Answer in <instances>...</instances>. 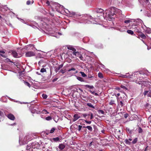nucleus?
<instances>
[{
	"label": "nucleus",
	"instance_id": "37998d69",
	"mask_svg": "<svg viewBox=\"0 0 151 151\" xmlns=\"http://www.w3.org/2000/svg\"><path fill=\"white\" fill-rule=\"evenodd\" d=\"M78 130L79 131H80L81 129V128L82 127V126L79 125L78 126Z\"/></svg>",
	"mask_w": 151,
	"mask_h": 151
},
{
	"label": "nucleus",
	"instance_id": "3c124183",
	"mask_svg": "<svg viewBox=\"0 0 151 151\" xmlns=\"http://www.w3.org/2000/svg\"><path fill=\"white\" fill-rule=\"evenodd\" d=\"M0 53L4 54L5 53V52L4 50H0Z\"/></svg>",
	"mask_w": 151,
	"mask_h": 151
},
{
	"label": "nucleus",
	"instance_id": "338daca9",
	"mask_svg": "<svg viewBox=\"0 0 151 151\" xmlns=\"http://www.w3.org/2000/svg\"><path fill=\"white\" fill-rule=\"evenodd\" d=\"M55 9H56V10L57 11H58V9L57 8H56V6H55Z\"/></svg>",
	"mask_w": 151,
	"mask_h": 151
},
{
	"label": "nucleus",
	"instance_id": "5701e85b",
	"mask_svg": "<svg viewBox=\"0 0 151 151\" xmlns=\"http://www.w3.org/2000/svg\"><path fill=\"white\" fill-rule=\"evenodd\" d=\"M132 20V19H128L127 20H126L124 21V23L126 24H128L131 22H132L131 21Z\"/></svg>",
	"mask_w": 151,
	"mask_h": 151
},
{
	"label": "nucleus",
	"instance_id": "7c9ffc66",
	"mask_svg": "<svg viewBox=\"0 0 151 151\" xmlns=\"http://www.w3.org/2000/svg\"><path fill=\"white\" fill-rule=\"evenodd\" d=\"M115 101L113 100H111L109 104L110 105H113L115 104Z\"/></svg>",
	"mask_w": 151,
	"mask_h": 151
},
{
	"label": "nucleus",
	"instance_id": "39448f33",
	"mask_svg": "<svg viewBox=\"0 0 151 151\" xmlns=\"http://www.w3.org/2000/svg\"><path fill=\"white\" fill-rule=\"evenodd\" d=\"M35 55V53L32 51H28L26 53L25 56L27 57H30Z\"/></svg>",
	"mask_w": 151,
	"mask_h": 151
},
{
	"label": "nucleus",
	"instance_id": "0e129e2a",
	"mask_svg": "<svg viewBox=\"0 0 151 151\" xmlns=\"http://www.w3.org/2000/svg\"><path fill=\"white\" fill-rule=\"evenodd\" d=\"M130 141H131L132 140V139H130V138H129L128 139Z\"/></svg>",
	"mask_w": 151,
	"mask_h": 151
},
{
	"label": "nucleus",
	"instance_id": "f8f14e48",
	"mask_svg": "<svg viewBox=\"0 0 151 151\" xmlns=\"http://www.w3.org/2000/svg\"><path fill=\"white\" fill-rule=\"evenodd\" d=\"M98 63L99 64V65L95 63V66H97V65L98 66H99V65H100V66H99V67H101L104 69L105 68V66L104 65H103L101 63H100V62Z\"/></svg>",
	"mask_w": 151,
	"mask_h": 151
},
{
	"label": "nucleus",
	"instance_id": "49530a36",
	"mask_svg": "<svg viewBox=\"0 0 151 151\" xmlns=\"http://www.w3.org/2000/svg\"><path fill=\"white\" fill-rule=\"evenodd\" d=\"M142 132V129L140 128H139V132L141 133Z\"/></svg>",
	"mask_w": 151,
	"mask_h": 151
},
{
	"label": "nucleus",
	"instance_id": "9b49d317",
	"mask_svg": "<svg viewBox=\"0 0 151 151\" xmlns=\"http://www.w3.org/2000/svg\"><path fill=\"white\" fill-rule=\"evenodd\" d=\"M65 147V146L64 145L61 144H60L59 145L58 147L60 150H62Z\"/></svg>",
	"mask_w": 151,
	"mask_h": 151
},
{
	"label": "nucleus",
	"instance_id": "f03ea898",
	"mask_svg": "<svg viewBox=\"0 0 151 151\" xmlns=\"http://www.w3.org/2000/svg\"><path fill=\"white\" fill-rule=\"evenodd\" d=\"M103 10L101 8H96L95 9V16L97 17H96V19H99L104 14L103 13Z\"/></svg>",
	"mask_w": 151,
	"mask_h": 151
},
{
	"label": "nucleus",
	"instance_id": "774afa93",
	"mask_svg": "<svg viewBox=\"0 0 151 151\" xmlns=\"http://www.w3.org/2000/svg\"><path fill=\"white\" fill-rule=\"evenodd\" d=\"M6 59L8 60V61H9L10 62H12L10 60V59H8V58H7Z\"/></svg>",
	"mask_w": 151,
	"mask_h": 151
},
{
	"label": "nucleus",
	"instance_id": "de8ad7c7",
	"mask_svg": "<svg viewBox=\"0 0 151 151\" xmlns=\"http://www.w3.org/2000/svg\"><path fill=\"white\" fill-rule=\"evenodd\" d=\"M78 57L80 58L81 59V60L83 59V58L82 56L81 55V54Z\"/></svg>",
	"mask_w": 151,
	"mask_h": 151
},
{
	"label": "nucleus",
	"instance_id": "c03bdc74",
	"mask_svg": "<svg viewBox=\"0 0 151 151\" xmlns=\"http://www.w3.org/2000/svg\"><path fill=\"white\" fill-rule=\"evenodd\" d=\"M31 4V2L30 1L28 0L27 1V5H29Z\"/></svg>",
	"mask_w": 151,
	"mask_h": 151
},
{
	"label": "nucleus",
	"instance_id": "e433bc0d",
	"mask_svg": "<svg viewBox=\"0 0 151 151\" xmlns=\"http://www.w3.org/2000/svg\"><path fill=\"white\" fill-rule=\"evenodd\" d=\"M42 112L43 113L45 114H48L49 113L47 112V111L45 109H44L42 111Z\"/></svg>",
	"mask_w": 151,
	"mask_h": 151
},
{
	"label": "nucleus",
	"instance_id": "c9c22d12",
	"mask_svg": "<svg viewBox=\"0 0 151 151\" xmlns=\"http://www.w3.org/2000/svg\"><path fill=\"white\" fill-rule=\"evenodd\" d=\"M55 128H52V129H51L50 131V132L49 133H53L54 132V131L55 130Z\"/></svg>",
	"mask_w": 151,
	"mask_h": 151
},
{
	"label": "nucleus",
	"instance_id": "603ef678",
	"mask_svg": "<svg viewBox=\"0 0 151 151\" xmlns=\"http://www.w3.org/2000/svg\"><path fill=\"white\" fill-rule=\"evenodd\" d=\"M46 3L48 5H49L50 4V2H49V1H47L46 2Z\"/></svg>",
	"mask_w": 151,
	"mask_h": 151
},
{
	"label": "nucleus",
	"instance_id": "5fc2aeb1",
	"mask_svg": "<svg viewBox=\"0 0 151 151\" xmlns=\"http://www.w3.org/2000/svg\"><path fill=\"white\" fill-rule=\"evenodd\" d=\"M89 91L91 92L92 94H94V91H92L91 90H89Z\"/></svg>",
	"mask_w": 151,
	"mask_h": 151
},
{
	"label": "nucleus",
	"instance_id": "6ab92c4d",
	"mask_svg": "<svg viewBox=\"0 0 151 151\" xmlns=\"http://www.w3.org/2000/svg\"><path fill=\"white\" fill-rule=\"evenodd\" d=\"M23 81L26 85L28 86L29 87H31V85L28 82L25 81L24 80H23Z\"/></svg>",
	"mask_w": 151,
	"mask_h": 151
},
{
	"label": "nucleus",
	"instance_id": "0eeeda50",
	"mask_svg": "<svg viewBox=\"0 0 151 151\" xmlns=\"http://www.w3.org/2000/svg\"><path fill=\"white\" fill-rule=\"evenodd\" d=\"M7 116L9 119L12 120H14L15 119L14 116L11 114H8Z\"/></svg>",
	"mask_w": 151,
	"mask_h": 151
},
{
	"label": "nucleus",
	"instance_id": "ea45409f",
	"mask_svg": "<svg viewBox=\"0 0 151 151\" xmlns=\"http://www.w3.org/2000/svg\"><path fill=\"white\" fill-rule=\"evenodd\" d=\"M86 127L90 131H91L92 130V128L90 126H88Z\"/></svg>",
	"mask_w": 151,
	"mask_h": 151
},
{
	"label": "nucleus",
	"instance_id": "864d4df0",
	"mask_svg": "<svg viewBox=\"0 0 151 151\" xmlns=\"http://www.w3.org/2000/svg\"><path fill=\"white\" fill-rule=\"evenodd\" d=\"M3 114V113L0 111V116H1Z\"/></svg>",
	"mask_w": 151,
	"mask_h": 151
},
{
	"label": "nucleus",
	"instance_id": "20e7f679",
	"mask_svg": "<svg viewBox=\"0 0 151 151\" xmlns=\"http://www.w3.org/2000/svg\"><path fill=\"white\" fill-rule=\"evenodd\" d=\"M11 52L13 56L15 58H18L22 56L21 54H18L15 51L11 50Z\"/></svg>",
	"mask_w": 151,
	"mask_h": 151
},
{
	"label": "nucleus",
	"instance_id": "6e6552de",
	"mask_svg": "<svg viewBox=\"0 0 151 151\" xmlns=\"http://www.w3.org/2000/svg\"><path fill=\"white\" fill-rule=\"evenodd\" d=\"M60 137H59L53 138L51 139V140L52 141H53L54 142H57L60 141L61 139H60Z\"/></svg>",
	"mask_w": 151,
	"mask_h": 151
},
{
	"label": "nucleus",
	"instance_id": "4d7b16f0",
	"mask_svg": "<svg viewBox=\"0 0 151 151\" xmlns=\"http://www.w3.org/2000/svg\"><path fill=\"white\" fill-rule=\"evenodd\" d=\"M108 13H107V14H106V17H108L109 19H110V20H112V19H110L109 18V17H108V16H107V14H108Z\"/></svg>",
	"mask_w": 151,
	"mask_h": 151
},
{
	"label": "nucleus",
	"instance_id": "13d9d810",
	"mask_svg": "<svg viewBox=\"0 0 151 151\" xmlns=\"http://www.w3.org/2000/svg\"><path fill=\"white\" fill-rule=\"evenodd\" d=\"M148 146H147L146 148H145V151H146L147 150V148Z\"/></svg>",
	"mask_w": 151,
	"mask_h": 151
},
{
	"label": "nucleus",
	"instance_id": "72a5a7b5",
	"mask_svg": "<svg viewBox=\"0 0 151 151\" xmlns=\"http://www.w3.org/2000/svg\"><path fill=\"white\" fill-rule=\"evenodd\" d=\"M137 138H136L132 141V143L133 144H135L137 142Z\"/></svg>",
	"mask_w": 151,
	"mask_h": 151
},
{
	"label": "nucleus",
	"instance_id": "58836bf2",
	"mask_svg": "<svg viewBox=\"0 0 151 151\" xmlns=\"http://www.w3.org/2000/svg\"><path fill=\"white\" fill-rule=\"evenodd\" d=\"M46 71V70L44 68H42L40 70V72H41L43 73Z\"/></svg>",
	"mask_w": 151,
	"mask_h": 151
},
{
	"label": "nucleus",
	"instance_id": "bf43d9fd",
	"mask_svg": "<svg viewBox=\"0 0 151 151\" xmlns=\"http://www.w3.org/2000/svg\"><path fill=\"white\" fill-rule=\"evenodd\" d=\"M142 42H143L144 44H145L146 45H147V44H146L145 42H144V41L143 40H142Z\"/></svg>",
	"mask_w": 151,
	"mask_h": 151
},
{
	"label": "nucleus",
	"instance_id": "c756f323",
	"mask_svg": "<svg viewBox=\"0 0 151 151\" xmlns=\"http://www.w3.org/2000/svg\"><path fill=\"white\" fill-rule=\"evenodd\" d=\"M98 76L100 78H103V74L101 73H98Z\"/></svg>",
	"mask_w": 151,
	"mask_h": 151
},
{
	"label": "nucleus",
	"instance_id": "f704fd0d",
	"mask_svg": "<svg viewBox=\"0 0 151 151\" xmlns=\"http://www.w3.org/2000/svg\"><path fill=\"white\" fill-rule=\"evenodd\" d=\"M42 96L44 99H46L47 97V96L45 94H43L42 95Z\"/></svg>",
	"mask_w": 151,
	"mask_h": 151
},
{
	"label": "nucleus",
	"instance_id": "dca6fc26",
	"mask_svg": "<svg viewBox=\"0 0 151 151\" xmlns=\"http://www.w3.org/2000/svg\"><path fill=\"white\" fill-rule=\"evenodd\" d=\"M77 79L78 81H79L81 82H84L85 81V80H84V79L81 77L77 76Z\"/></svg>",
	"mask_w": 151,
	"mask_h": 151
},
{
	"label": "nucleus",
	"instance_id": "423d86ee",
	"mask_svg": "<svg viewBox=\"0 0 151 151\" xmlns=\"http://www.w3.org/2000/svg\"><path fill=\"white\" fill-rule=\"evenodd\" d=\"M144 95H147L148 96L151 97V90L148 91H145L144 93Z\"/></svg>",
	"mask_w": 151,
	"mask_h": 151
},
{
	"label": "nucleus",
	"instance_id": "7ed1b4c3",
	"mask_svg": "<svg viewBox=\"0 0 151 151\" xmlns=\"http://www.w3.org/2000/svg\"><path fill=\"white\" fill-rule=\"evenodd\" d=\"M141 28L142 29V30L141 29V31H143L144 32H145L146 33L148 34L151 33V29L147 27L144 24L142 25Z\"/></svg>",
	"mask_w": 151,
	"mask_h": 151
},
{
	"label": "nucleus",
	"instance_id": "79ce46f5",
	"mask_svg": "<svg viewBox=\"0 0 151 151\" xmlns=\"http://www.w3.org/2000/svg\"><path fill=\"white\" fill-rule=\"evenodd\" d=\"M0 56H2V57L4 58H6V56L5 55H3L2 54H0Z\"/></svg>",
	"mask_w": 151,
	"mask_h": 151
},
{
	"label": "nucleus",
	"instance_id": "1a4fd4ad",
	"mask_svg": "<svg viewBox=\"0 0 151 151\" xmlns=\"http://www.w3.org/2000/svg\"><path fill=\"white\" fill-rule=\"evenodd\" d=\"M63 65V64H62L59 65L57 68H56L55 70L56 73L58 72L61 68H62Z\"/></svg>",
	"mask_w": 151,
	"mask_h": 151
},
{
	"label": "nucleus",
	"instance_id": "ddd939ff",
	"mask_svg": "<svg viewBox=\"0 0 151 151\" xmlns=\"http://www.w3.org/2000/svg\"><path fill=\"white\" fill-rule=\"evenodd\" d=\"M74 118L73 119V121L75 122L79 118V116L78 114H75L74 116Z\"/></svg>",
	"mask_w": 151,
	"mask_h": 151
},
{
	"label": "nucleus",
	"instance_id": "393cba45",
	"mask_svg": "<svg viewBox=\"0 0 151 151\" xmlns=\"http://www.w3.org/2000/svg\"><path fill=\"white\" fill-rule=\"evenodd\" d=\"M87 105L89 107L94 108V107L91 103H88L87 104Z\"/></svg>",
	"mask_w": 151,
	"mask_h": 151
},
{
	"label": "nucleus",
	"instance_id": "09e8293b",
	"mask_svg": "<svg viewBox=\"0 0 151 151\" xmlns=\"http://www.w3.org/2000/svg\"><path fill=\"white\" fill-rule=\"evenodd\" d=\"M120 103V105L121 106H122L124 105V104L122 101H121Z\"/></svg>",
	"mask_w": 151,
	"mask_h": 151
},
{
	"label": "nucleus",
	"instance_id": "cd10ccee",
	"mask_svg": "<svg viewBox=\"0 0 151 151\" xmlns=\"http://www.w3.org/2000/svg\"><path fill=\"white\" fill-rule=\"evenodd\" d=\"M134 31L139 33L141 32L140 31L137 27H135L134 29Z\"/></svg>",
	"mask_w": 151,
	"mask_h": 151
},
{
	"label": "nucleus",
	"instance_id": "b1692460",
	"mask_svg": "<svg viewBox=\"0 0 151 151\" xmlns=\"http://www.w3.org/2000/svg\"><path fill=\"white\" fill-rule=\"evenodd\" d=\"M124 142L126 144L130 145L131 144V142L127 139H125Z\"/></svg>",
	"mask_w": 151,
	"mask_h": 151
},
{
	"label": "nucleus",
	"instance_id": "69168bd1",
	"mask_svg": "<svg viewBox=\"0 0 151 151\" xmlns=\"http://www.w3.org/2000/svg\"><path fill=\"white\" fill-rule=\"evenodd\" d=\"M92 143H93V142H91L90 143V144H89V145H90V146H91V145H92Z\"/></svg>",
	"mask_w": 151,
	"mask_h": 151
},
{
	"label": "nucleus",
	"instance_id": "2f4dec72",
	"mask_svg": "<svg viewBox=\"0 0 151 151\" xmlns=\"http://www.w3.org/2000/svg\"><path fill=\"white\" fill-rule=\"evenodd\" d=\"M98 113L100 114H104V112L102 110H99L98 111Z\"/></svg>",
	"mask_w": 151,
	"mask_h": 151
},
{
	"label": "nucleus",
	"instance_id": "4468645a",
	"mask_svg": "<svg viewBox=\"0 0 151 151\" xmlns=\"http://www.w3.org/2000/svg\"><path fill=\"white\" fill-rule=\"evenodd\" d=\"M71 71H74V72L73 73L74 74L78 72L76 70V69H75L74 68H71L69 69L68 70V72H70Z\"/></svg>",
	"mask_w": 151,
	"mask_h": 151
},
{
	"label": "nucleus",
	"instance_id": "e2e57ef3",
	"mask_svg": "<svg viewBox=\"0 0 151 151\" xmlns=\"http://www.w3.org/2000/svg\"><path fill=\"white\" fill-rule=\"evenodd\" d=\"M149 104H147L146 105V107H147L148 106Z\"/></svg>",
	"mask_w": 151,
	"mask_h": 151
},
{
	"label": "nucleus",
	"instance_id": "aec40b11",
	"mask_svg": "<svg viewBox=\"0 0 151 151\" xmlns=\"http://www.w3.org/2000/svg\"><path fill=\"white\" fill-rule=\"evenodd\" d=\"M141 33L139 35V36L143 39H145L146 37L145 35L143 33L141 32Z\"/></svg>",
	"mask_w": 151,
	"mask_h": 151
},
{
	"label": "nucleus",
	"instance_id": "9d476101",
	"mask_svg": "<svg viewBox=\"0 0 151 151\" xmlns=\"http://www.w3.org/2000/svg\"><path fill=\"white\" fill-rule=\"evenodd\" d=\"M131 75H129V73H127L126 75H122L121 76L122 77L124 78H131Z\"/></svg>",
	"mask_w": 151,
	"mask_h": 151
},
{
	"label": "nucleus",
	"instance_id": "2eb2a0df",
	"mask_svg": "<svg viewBox=\"0 0 151 151\" xmlns=\"http://www.w3.org/2000/svg\"><path fill=\"white\" fill-rule=\"evenodd\" d=\"M73 54L74 55L79 57V56L80 55H81V54L79 52H76V51H75V52H73Z\"/></svg>",
	"mask_w": 151,
	"mask_h": 151
},
{
	"label": "nucleus",
	"instance_id": "8fccbe9b",
	"mask_svg": "<svg viewBox=\"0 0 151 151\" xmlns=\"http://www.w3.org/2000/svg\"><path fill=\"white\" fill-rule=\"evenodd\" d=\"M88 115H87V114H83V116L84 117H86V116H88Z\"/></svg>",
	"mask_w": 151,
	"mask_h": 151
},
{
	"label": "nucleus",
	"instance_id": "c85d7f7f",
	"mask_svg": "<svg viewBox=\"0 0 151 151\" xmlns=\"http://www.w3.org/2000/svg\"><path fill=\"white\" fill-rule=\"evenodd\" d=\"M142 82H143L142 81H140V82H137V81H136V83H138L139 84H142H142H146V83H147V82L146 81H143V83H142Z\"/></svg>",
	"mask_w": 151,
	"mask_h": 151
},
{
	"label": "nucleus",
	"instance_id": "6e6d98bb",
	"mask_svg": "<svg viewBox=\"0 0 151 151\" xmlns=\"http://www.w3.org/2000/svg\"><path fill=\"white\" fill-rule=\"evenodd\" d=\"M93 118V116L92 115V114H91V118H90L91 119H92Z\"/></svg>",
	"mask_w": 151,
	"mask_h": 151
},
{
	"label": "nucleus",
	"instance_id": "412c9836",
	"mask_svg": "<svg viewBox=\"0 0 151 151\" xmlns=\"http://www.w3.org/2000/svg\"><path fill=\"white\" fill-rule=\"evenodd\" d=\"M65 68H64L60 70V72L62 73V74H64L65 72Z\"/></svg>",
	"mask_w": 151,
	"mask_h": 151
},
{
	"label": "nucleus",
	"instance_id": "052dcab7",
	"mask_svg": "<svg viewBox=\"0 0 151 151\" xmlns=\"http://www.w3.org/2000/svg\"><path fill=\"white\" fill-rule=\"evenodd\" d=\"M120 95L119 93H118L117 94V96H119Z\"/></svg>",
	"mask_w": 151,
	"mask_h": 151
},
{
	"label": "nucleus",
	"instance_id": "f3484780",
	"mask_svg": "<svg viewBox=\"0 0 151 151\" xmlns=\"http://www.w3.org/2000/svg\"><path fill=\"white\" fill-rule=\"evenodd\" d=\"M85 87L90 89H93L94 88V87L93 86H90L89 85H87L85 86Z\"/></svg>",
	"mask_w": 151,
	"mask_h": 151
},
{
	"label": "nucleus",
	"instance_id": "a211bd4d",
	"mask_svg": "<svg viewBox=\"0 0 151 151\" xmlns=\"http://www.w3.org/2000/svg\"><path fill=\"white\" fill-rule=\"evenodd\" d=\"M135 21L136 22H138L139 23L141 24V26H142V25H143L142 24V23H143V22L141 19H137L135 20Z\"/></svg>",
	"mask_w": 151,
	"mask_h": 151
},
{
	"label": "nucleus",
	"instance_id": "473e14b6",
	"mask_svg": "<svg viewBox=\"0 0 151 151\" xmlns=\"http://www.w3.org/2000/svg\"><path fill=\"white\" fill-rule=\"evenodd\" d=\"M46 120L47 121L50 120L52 119V117L51 116H48L45 118Z\"/></svg>",
	"mask_w": 151,
	"mask_h": 151
},
{
	"label": "nucleus",
	"instance_id": "bb28decb",
	"mask_svg": "<svg viewBox=\"0 0 151 151\" xmlns=\"http://www.w3.org/2000/svg\"><path fill=\"white\" fill-rule=\"evenodd\" d=\"M127 32L129 34L132 35L134 34V32L133 31L130 30H127Z\"/></svg>",
	"mask_w": 151,
	"mask_h": 151
},
{
	"label": "nucleus",
	"instance_id": "a18cd8bd",
	"mask_svg": "<svg viewBox=\"0 0 151 151\" xmlns=\"http://www.w3.org/2000/svg\"><path fill=\"white\" fill-rule=\"evenodd\" d=\"M58 79V78H54L53 79L52 81L53 82H54L55 81H56Z\"/></svg>",
	"mask_w": 151,
	"mask_h": 151
},
{
	"label": "nucleus",
	"instance_id": "f257e3e1",
	"mask_svg": "<svg viewBox=\"0 0 151 151\" xmlns=\"http://www.w3.org/2000/svg\"><path fill=\"white\" fill-rule=\"evenodd\" d=\"M108 12L107 16L111 19H113L114 18L113 16L116 14H122V11L119 9L116 8L114 7H111L110 10L106 9L105 12L106 14Z\"/></svg>",
	"mask_w": 151,
	"mask_h": 151
},
{
	"label": "nucleus",
	"instance_id": "a19ab883",
	"mask_svg": "<svg viewBox=\"0 0 151 151\" xmlns=\"http://www.w3.org/2000/svg\"><path fill=\"white\" fill-rule=\"evenodd\" d=\"M121 88H123L124 89H125L126 90L127 89L126 86H125L123 85H121Z\"/></svg>",
	"mask_w": 151,
	"mask_h": 151
},
{
	"label": "nucleus",
	"instance_id": "4c0bfd02",
	"mask_svg": "<svg viewBox=\"0 0 151 151\" xmlns=\"http://www.w3.org/2000/svg\"><path fill=\"white\" fill-rule=\"evenodd\" d=\"M31 148V145H27V147H26V150H30V149Z\"/></svg>",
	"mask_w": 151,
	"mask_h": 151
},
{
	"label": "nucleus",
	"instance_id": "4be33fe9",
	"mask_svg": "<svg viewBox=\"0 0 151 151\" xmlns=\"http://www.w3.org/2000/svg\"><path fill=\"white\" fill-rule=\"evenodd\" d=\"M79 73L81 74L82 76L83 77H87V75L83 72L80 71Z\"/></svg>",
	"mask_w": 151,
	"mask_h": 151
},
{
	"label": "nucleus",
	"instance_id": "a878e982",
	"mask_svg": "<svg viewBox=\"0 0 151 151\" xmlns=\"http://www.w3.org/2000/svg\"><path fill=\"white\" fill-rule=\"evenodd\" d=\"M68 49L72 50L73 51V52H75V51H76V50L75 48L72 47H68Z\"/></svg>",
	"mask_w": 151,
	"mask_h": 151
},
{
	"label": "nucleus",
	"instance_id": "680f3d73",
	"mask_svg": "<svg viewBox=\"0 0 151 151\" xmlns=\"http://www.w3.org/2000/svg\"><path fill=\"white\" fill-rule=\"evenodd\" d=\"M95 96H97L98 95V94H97V93H95Z\"/></svg>",
	"mask_w": 151,
	"mask_h": 151
}]
</instances>
